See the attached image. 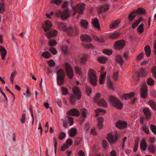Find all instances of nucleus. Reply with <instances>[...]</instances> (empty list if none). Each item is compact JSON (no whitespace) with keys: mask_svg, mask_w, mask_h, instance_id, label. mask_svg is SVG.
<instances>
[{"mask_svg":"<svg viewBox=\"0 0 156 156\" xmlns=\"http://www.w3.org/2000/svg\"><path fill=\"white\" fill-rule=\"evenodd\" d=\"M107 84L108 87L109 89L112 90H114V88L112 82L109 79H108V80L107 81Z\"/></svg>","mask_w":156,"mask_h":156,"instance_id":"obj_47","label":"nucleus"},{"mask_svg":"<svg viewBox=\"0 0 156 156\" xmlns=\"http://www.w3.org/2000/svg\"><path fill=\"white\" fill-rule=\"evenodd\" d=\"M83 45L84 47L87 48L93 49L94 48L93 46L91 44H83Z\"/></svg>","mask_w":156,"mask_h":156,"instance_id":"obj_52","label":"nucleus"},{"mask_svg":"<svg viewBox=\"0 0 156 156\" xmlns=\"http://www.w3.org/2000/svg\"><path fill=\"white\" fill-rule=\"evenodd\" d=\"M97 59L99 62L103 64H105L107 60L106 58L103 56L98 57Z\"/></svg>","mask_w":156,"mask_h":156,"instance_id":"obj_35","label":"nucleus"},{"mask_svg":"<svg viewBox=\"0 0 156 156\" xmlns=\"http://www.w3.org/2000/svg\"><path fill=\"white\" fill-rule=\"evenodd\" d=\"M68 48L67 46H65L62 47V52L66 54L67 53L68 51Z\"/></svg>","mask_w":156,"mask_h":156,"instance_id":"obj_60","label":"nucleus"},{"mask_svg":"<svg viewBox=\"0 0 156 156\" xmlns=\"http://www.w3.org/2000/svg\"><path fill=\"white\" fill-rule=\"evenodd\" d=\"M110 101L116 108L121 109L123 107V104L117 98L114 97H111L109 99Z\"/></svg>","mask_w":156,"mask_h":156,"instance_id":"obj_5","label":"nucleus"},{"mask_svg":"<svg viewBox=\"0 0 156 156\" xmlns=\"http://www.w3.org/2000/svg\"><path fill=\"white\" fill-rule=\"evenodd\" d=\"M151 71L153 77L156 79V66H153L151 69Z\"/></svg>","mask_w":156,"mask_h":156,"instance_id":"obj_49","label":"nucleus"},{"mask_svg":"<svg viewBox=\"0 0 156 156\" xmlns=\"http://www.w3.org/2000/svg\"><path fill=\"white\" fill-rule=\"evenodd\" d=\"M69 114L76 117L80 115L79 111L76 109H72L70 110L68 112Z\"/></svg>","mask_w":156,"mask_h":156,"instance_id":"obj_18","label":"nucleus"},{"mask_svg":"<svg viewBox=\"0 0 156 156\" xmlns=\"http://www.w3.org/2000/svg\"><path fill=\"white\" fill-rule=\"evenodd\" d=\"M92 24L93 26L98 29H100V26L98 20L97 18L93 19L92 21Z\"/></svg>","mask_w":156,"mask_h":156,"instance_id":"obj_24","label":"nucleus"},{"mask_svg":"<svg viewBox=\"0 0 156 156\" xmlns=\"http://www.w3.org/2000/svg\"><path fill=\"white\" fill-rule=\"evenodd\" d=\"M135 93L134 92H131L127 94H124L122 96V98L123 99L126 100L133 97Z\"/></svg>","mask_w":156,"mask_h":156,"instance_id":"obj_21","label":"nucleus"},{"mask_svg":"<svg viewBox=\"0 0 156 156\" xmlns=\"http://www.w3.org/2000/svg\"><path fill=\"white\" fill-rule=\"evenodd\" d=\"M150 129L153 133L156 134V126L151 125L150 126Z\"/></svg>","mask_w":156,"mask_h":156,"instance_id":"obj_57","label":"nucleus"},{"mask_svg":"<svg viewBox=\"0 0 156 156\" xmlns=\"http://www.w3.org/2000/svg\"><path fill=\"white\" fill-rule=\"evenodd\" d=\"M143 112L145 116V119L149 121L150 119L151 116V111L148 108L146 107L143 109Z\"/></svg>","mask_w":156,"mask_h":156,"instance_id":"obj_13","label":"nucleus"},{"mask_svg":"<svg viewBox=\"0 0 156 156\" xmlns=\"http://www.w3.org/2000/svg\"><path fill=\"white\" fill-rule=\"evenodd\" d=\"M58 25L60 30L67 31L69 35L74 36L78 34V30L76 27L72 28L70 27L67 28L66 24L63 23H58Z\"/></svg>","mask_w":156,"mask_h":156,"instance_id":"obj_1","label":"nucleus"},{"mask_svg":"<svg viewBox=\"0 0 156 156\" xmlns=\"http://www.w3.org/2000/svg\"><path fill=\"white\" fill-rule=\"evenodd\" d=\"M121 22L119 20H117L113 21L109 25V28L112 30L116 29L120 25Z\"/></svg>","mask_w":156,"mask_h":156,"instance_id":"obj_15","label":"nucleus"},{"mask_svg":"<svg viewBox=\"0 0 156 156\" xmlns=\"http://www.w3.org/2000/svg\"><path fill=\"white\" fill-rule=\"evenodd\" d=\"M115 60L118 63L121 65H122L124 63V61L120 55H118L116 56L115 58Z\"/></svg>","mask_w":156,"mask_h":156,"instance_id":"obj_32","label":"nucleus"},{"mask_svg":"<svg viewBox=\"0 0 156 156\" xmlns=\"http://www.w3.org/2000/svg\"><path fill=\"white\" fill-rule=\"evenodd\" d=\"M142 129L147 134H148L149 133V130L148 128H147L145 125H144L142 126Z\"/></svg>","mask_w":156,"mask_h":156,"instance_id":"obj_56","label":"nucleus"},{"mask_svg":"<svg viewBox=\"0 0 156 156\" xmlns=\"http://www.w3.org/2000/svg\"><path fill=\"white\" fill-rule=\"evenodd\" d=\"M64 77H57V84L59 85H62L63 84V80Z\"/></svg>","mask_w":156,"mask_h":156,"instance_id":"obj_40","label":"nucleus"},{"mask_svg":"<svg viewBox=\"0 0 156 156\" xmlns=\"http://www.w3.org/2000/svg\"><path fill=\"white\" fill-rule=\"evenodd\" d=\"M5 9V4L3 2H2L0 5V12H2Z\"/></svg>","mask_w":156,"mask_h":156,"instance_id":"obj_55","label":"nucleus"},{"mask_svg":"<svg viewBox=\"0 0 156 156\" xmlns=\"http://www.w3.org/2000/svg\"><path fill=\"white\" fill-rule=\"evenodd\" d=\"M148 149L150 152L154 154L155 153L156 148L153 145L151 144L148 147Z\"/></svg>","mask_w":156,"mask_h":156,"instance_id":"obj_38","label":"nucleus"},{"mask_svg":"<svg viewBox=\"0 0 156 156\" xmlns=\"http://www.w3.org/2000/svg\"><path fill=\"white\" fill-rule=\"evenodd\" d=\"M88 55L83 54L79 57L80 63L81 65H84L87 60Z\"/></svg>","mask_w":156,"mask_h":156,"instance_id":"obj_16","label":"nucleus"},{"mask_svg":"<svg viewBox=\"0 0 156 156\" xmlns=\"http://www.w3.org/2000/svg\"><path fill=\"white\" fill-rule=\"evenodd\" d=\"M73 94L70 97V102L72 104H74L75 102V99H80L81 98L82 93L79 88L74 87L73 88Z\"/></svg>","mask_w":156,"mask_h":156,"instance_id":"obj_2","label":"nucleus"},{"mask_svg":"<svg viewBox=\"0 0 156 156\" xmlns=\"http://www.w3.org/2000/svg\"><path fill=\"white\" fill-rule=\"evenodd\" d=\"M147 74L146 70L142 68H140L138 71V75L139 77H144Z\"/></svg>","mask_w":156,"mask_h":156,"instance_id":"obj_22","label":"nucleus"},{"mask_svg":"<svg viewBox=\"0 0 156 156\" xmlns=\"http://www.w3.org/2000/svg\"><path fill=\"white\" fill-rule=\"evenodd\" d=\"M99 105L106 107L107 106V103L103 99L100 100L98 103H97Z\"/></svg>","mask_w":156,"mask_h":156,"instance_id":"obj_41","label":"nucleus"},{"mask_svg":"<svg viewBox=\"0 0 156 156\" xmlns=\"http://www.w3.org/2000/svg\"><path fill=\"white\" fill-rule=\"evenodd\" d=\"M120 135L116 133L113 135L112 133H109L107 135V138L110 143L112 144L115 143L118 140Z\"/></svg>","mask_w":156,"mask_h":156,"instance_id":"obj_6","label":"nucleus"},{"mask_svg":"<svg viewBox=\"0 0 156 156\" xmlns=\"http://www.w3.org/2000/svg\"><path fill=\"white\" fill-rule=\"evenodd\" d=\"M81 40L87 42H90L92 40L90 37L87 35H82L80 37Z\"/></svg>","mask_w":156,"mask_h":156,"instance_id":"obj_20","label":"nucleus"},{"mask_svg":"<svg viewBox=\"0 0 156 156\" xmlns=\"http://www.w3.org/2000/svg\"><path fill=\"white\" fill-rule=\"evenodd\" d=\"M119 75V72L118 71H115L113 73L112 76V78L115 81H117L118 80V77Z\"/></svg>","mask_w":156,"mask_h":156,"instance_id":"obj_43","label":"nucleus"},{"mask_svg":"<svg viewBox=\"0 0 156 156\" xmlns=\"http://www.w3.org/2000/svg\"><path fill=\"white\" fill-rule=\"evenodd\" d=\"M52 26V23L49 21H45L42 25V28L45 32L50 30Z\"/></svg>","mask_w":156,"mask_h":156,"instance_id":"obj_14","label":"nucleus"},{"mask_svg":"<svg viewBox=\"0 0 156 156\" xmlns=\"http://www.w3.org/2000/svg\"><path fill=\"white\" fill-rule=\"evenodd\" d=\"M147 84L150 86H152L154 84V80L151 78H149L147 79Z\"/></svg>","mask_w":156,"mask_h":156,"instance_id":"obj_51","label":"nucleus"},{"mask_svg":"<svg viewBox=\"0 0 156 156\" xmlns=\"http://www.w3.org/2000/svg\"><path fill=\"white\" fill-rule=\"evenodd\" d=\"M49 51L50 52L53 54L55 55L57 53V51L54 48H51L49 49Z\"/></svg>","mask_w":156,"mask_h":156,"instance_id":"obj_59","label":"nucleus"},{"mask_svg":"<svg viewBox=\"0 0 156 156\" xmlns=\"http://www.w3.org/2000/svg\"><path fill=\"white\" fill-rule=\"evenodd\" d=\"M148 104L153 110L156 111V102L152 100H150L148 102Z\"/></svg>","mask_w":156,"mask_h":156,"instance_id":"obj_31","label":"nucleus"},{"mask_svg":"<svg viewBox=\"0 0 156 156\" xmlns=\"http://www.w3.org/2000/svg\"><path fill=\"white\" fill-rule=\"evenodd\" d=\"M56 14L57 16L61 17L63 19H66L69 17V11L68 9L62 12L59 11Z\"/></svg>","mask_w":156,"mask_h":156,"instance_id":"obj_9","label":"nucleus"},{"mask_svg":"<svg viewBox=\"0 0 156 156\" xmlns=\"http://www.w3.org/2000/svg\"><path fill=\"white\" fill-rule=\"evenodd\" d=\"M85 4L83 3L78 4L76 7L71 6L74 12H78L80 14L82 13L85 9Z\"/></svg>","mask_w":156,"mask_h":156,"instance_id":"obj_8","label":"nucleus"},{"mask_svg":"<svg viewBox=\"0 0 156 156\" xmlns=\"http://www.w3.org/2000/svg\"><path fill=\"white\" fill-rule=\"evenodd\" d=\"M57 34V31L56 30H54L46 33V35L47 37L49 39V46H54L57 44V42L55 40L50 39V38L55 37Z\"/></svg>","mask_w":156,"mask_h":156,"instance_id":"obj_4","label":"nucleus"},{"mask_svg":"<svg viewBox=\"0 0 156 156\" xmlns=\"http://www.w3.org/2000/svg\"><path fill=\"white\" fill-rule=\"evenodd\" d=\"M143 20V19L142 18L140 17L139 18L138 20H136L134 23L132 24V27L133 29L135 28Z\"/></svg>","mask_w":156,"mask_h":156,"instance_id":"obj_30","label":"nucleus"},{"mask_svg":"<svg viewBox=\"0 0 156 156\" xmlns=\"http://www.w3.org/2000/svg\"><path fill=\"white\" fill-rule=\"evenodd\" d=\"M61 88L63 94L66 95L68 94V91L66 88L64 87H62Z\"/></svg>","mask_w":156,"mask_h":156,"instance_id":"obj_61","label":"nucleus"},{"mask_svg":"<svg viewBox=\"0 0 156 156\" xmlns=\"http://www.w3.org/2000/svg\"><path fill=\"white\" fill-rule=\"evenodd\" d=\"M0 54L2 59L3 60L6 55L7 51L5 48L2 46H0Z\"/></svg>","mask_w":156,"mask_h":156,"instance_id":"obj_19","label":"nucleus"},{"mask_svg":"<svg viewBox=\"0 0 156 156\" xmlns=\"http://www.w3.org/2000/svg\"><path fill=\"white\" fill-rule=\"evenodd\" d=\"M97 120L98 121V129H101L103 126V118L102 117H98Z\"/></svg>","mask_w":156,"mask_h":156,"instance_id":"obj_23","label":"nucleus"},{"mask_svg":"<svg viewBox=\"0 0 156 156\" xmlns=\"http://www.w3.org/2000/svg\"><path fill=\"white\" fill-rule=\"evenodd\" d=\"M95 111L96 113V116L97 117L98 115H102L106 113V111L100 108H98L95 110Z\"/></svg>","mask_w":156,"mask_h":156,"instance_id":"obj_29","label":"nucleus"},{"mask_svg":"<svg viewBox=\"0 0 156 156\" xmlns=\"http://www.w3.org/2000/svg\"><path fill=\"white\" fill-rule=\"evenodd\" d=\"M86 91L87 95L89 96L91 92L92 89L89 87H87L86 88Z\"/></svg>","mask_w":156,"mask_h":156,"instance_id":"obj_64","label":"nucleus"},{"mask_svg":"<svg viewBox=\"0 0 156 156\" xmlns=\"http://www.w3.org/2000/svg\"><path fill=\"white\" fill-rule=\"evenodd\" d=\"M57 77H64L65 76V73L64 71L60 69L58 70L57 73Z\"/></svg>","mask_w":156,"mask_h":156,"instance_id":"obj_39","label":"nucleus"},{"mask_svg":"<svg viewBox=\"0 0 156 156\" xmlns=\"http://www.w3.org/2000/svg\"><path fill=\"white\" fill-rule=\"evenodd\" d=\"M144 24H141L137 29V31L140 34L144 32Z\"/></svg>","mask_w":156,"mask_h":156,"instance_id":"obj_42","label":"nucleus"},{"mask_svg":"<svg viewBox=\"0 0 156 156\" xmlns=\"http://www.w3.org/2000/svg\"><path fill=\"white\" fill-rule=\"evenodd\" d=\"M120 36V34L119 32L111 34L108 35L109 38L112 39H115L118 38Z\"/></svg>","mask_w":156,"mask_h":156,"instance_id":"obj_34","label":"nucleus"},{"mask_svg":"<svg viewBox=\"0 0 156 156\" xmlns=\"http://www.w3.org/2000/svg\"><path fill=\"white\" fill-rule=\"evenodd\" d=\"M103 52L106 55H110L112 54V50L105 49L103 50Z\"/></svg>","mask_w":156,"mask_h":156,"instance_id":"obj_54","label":"nucleus"},{"mask_svg":"<svg viewBox=\"0 0 156 156\" xmlns=\"http://www.w3.org/2000/svg\"><path fill=\"white\" fill-rule=\"evenodd\" d=\"M115 126L118 128L122 129L126 128L127 126V123L125 121L119 120L116 122Z\"/></svg>","mask_w":156,"mask_h":156,"instance_id":"obj_12","label":"nucleus"},{"mask_svg":"<svg viewBox=\"0 0 156 156\" xmlns=\"http://www.w3.org/2000/svg\"><path fill=\"white\" fill-rule=\"evenodd\" d=\"M27 90L25 93H23V94L26 95V97L27 98H28L30 96V95L31 92L30 91L29 88L28 87H27Z\"/></svg>","mask_w":156,"mask_h":156,"instance_id":"obj_48","label":"nucleus"},{"mask_svg":"<svg viewBox=\"0 0 156 156\" xmlns=\"http://www.w3.org/2000/svg\"><path fill=\"white\" fill-rule=\"evenodd\" d=\"M106 72H104L103 73L100 74L99 79V82L101 84H102L105 83V78Z\"/></svg>","mask_w":156,"mask_h":156,"instance_id":"obj_27","label":"nucleus"},{"mask_svg":"<svg viewBox=\"0 0 156 156\" xmlns=\"http://www.w3.org/2000/svg\"><path fill=\"white\" fill-rule=\"evenodd\" d=\"M42 56L46 58H48L51 56V54L48 51H45L42 53Z\"/></svg>","mask_w":156,"mask_h":156,"instance_id":"obj_50","label":"nucleus"},{"mask_svg":"<svg viewBox=\"0 0 156 156\" xmlns=\"http://www.w3.org/2000/svg\"><path fill=\"white\" fill-rule=\"evenodd\" d=\"M133 12L136 14H146L145 10L144 9L141 8H139L137 9L134 10Z\"/></svg>","mask_w":156,"mask_h":156,"instance_id":"obj_25","label":"nucleus"},{"mask_svg":"<svg viewBox=\"0 0 156 156\" xmlns=\"http://www.w3.org/2000/svg\"><path fill=\"white\" fill-rule=\"evenodd\" d=\"M102 145L103 146V148L105 149H107L108 148V144L107 142L106 141H103Z\"/></svg>","mask_w":156,"mask_h":156,"instance_id":"obj_63","label":"nucleus"},{"mask_svg":"<svg viewBox=\"0 0 156 156\" xmlns=\"http://www.w3.org/2000/svg\"><path fill=\"white\" fill-rule=\"evenodd\" d=\"M66 136V133L64 132H62L59 134V138L60 140H63Z\"/></svg>","mask_w":156,"mask_h":156,"instance_id":"obj_58","label":"nucleus"},{"mask_svg":"<svg viewBox=\"0 0 156 156\" xmlns=\"http://www.w3.org/2000/svg\"><path fill=\"white\" fill-rule=\"evenodd\" d=\"M77 133V129L74 128H72L70 129L69 131V136L73 137L76 136Z\"/></svg>","mask_w":156,"mask_h":156,"instance_id":"obj_33","label":"nucleus"},{"mask_svg":"<svg viewBox=\"0 0 156 156\" xmlns=\"http://www.w3.org/2000/svg\"><path fill=\"white\" fill-rule=\"evenodd\" d=\"M125 41L122 40L116 41L114 44V46L115 48L119 50L125 46Z\"/></svg>","mask_w":156,"mask_h":156,"instance_id":"obj_11","label":"nucleus"},{"mask_svg":"<svg viewBox=\"0 0 156 156\" xmlns=\"http://www.w3.org/2000/svg\"><path fill=\"white\" fill-rule=\"evenodd\" d=\"M141 97L143 98H145L147 96V86L146 83L142 85L141 89Z\"/></svg>","mask_w":156,"mask_h":156,"instance_id":"obj_10","label":"nucleus"},{"mask_svg":"<svg viewBox=\"0 0 156 156\" xmlns=\"http://www.w3.org/2000/svg\"><path fill=\"white\" fill-rule=\"evenodd\" d=\"M75 70L76 72L78 75H81L82 74L81 69L79 67H75Z\"/></svg>","mask_w":156,"mask_h":156,"instance_id":"obj_53","label":"nucleus"},{"mask_svg":"<svg viewBox=\"0 0 156 156\" xmlns=\"http://www.w3.org/2000/svg\"><path fill=\"white\" fill-rule=\"evenodd\" d=\"M73 143L72 140L71 139H69L66 140V144L67 145H68L69 147Z\"/></svg>","mask_w":156,"mask_h":156,"instance_id":"obj_62","label":"nucleus"},{"mask_svg":"<svg viewBox=\"0 0 156 156\" xmlns=\"http://www.w3.org/2000/svg\"><path fill=\"white\" fill-rule=\"evenodd\" d=\"M101 96V94L99 93H97L96 94L94 99V102L96 103H98V101L100 100H99V98Z\"/></svg>","mask_w":156,"mask_h":156,"instance_id":"obj_45","label":"nucleus"},{"mask_svg":"<svg viewBox=\"0 0 156 156\" xmlns=\"http://www.w3.org/2000/svg\"><path fill=\"white\" fill-rule=\"evenodd\" d=\"M109 9V6L107 5H105L99 8L98 11L99 13L105 12Z\"/></svg>","mask_w":156,"mask_h":156,"instance_id":"obj_26","label":"nucleus"},{"mask_svg":"<svg viewBox=\"0 0 156 156\" xmlns=\"http://www.w3.org/2000/svg\"><path fill=\"white\" fill-rule=\"evenodd\" d=\"M80 112L83 117V120L84 121L86 118L87 115L88 113V112L86 109L84 108L81 109L80 110Z\"/></svg>","mask_w":156,"mask_h":156,"instance_id":"obj_28","label":"nucleus"},{"mask_svg":"<svg viewBox=\"0 0 156 156\" xmlns=\"http://www.w3.org/2000/svg\"><path fill=\"white\" fill-rule=\"evenodd\" d=\"M96 72L93 69H90L88 75L89 81L90 84L94 86L97 85V79Z\"/></svg>","mask_w":156,"mask_h":156,"instance_id":"obj_3","label":"nucleus"},{"mask_svg":"<svg viewBox=\"0 0 156 156\" xmlns=\"http://www.w3.org/2000/svg\"><path fill=\"white\" fill-rule=\"evenodd\" d=\"M16 74V71H13L11 73V76L10 78V80L11 82L12 83H13L14 79L15 76Z\"/></svg>","mask_w":156,"mask_h":156,"instance_id":"obj_44","label":"nucleus"},{"mask_svg":"<svg viewBox=\"0 0 156 156\" xmlns=\"http://www.w3.org/2000/svg\"><path fill=\"white\" fill-rule=\"evenodd\" d=\"M65 67L68 77L70 79H72L74 76V73L71 66L68 62H66Z\"/></svg>","mask_w":156,"mask_h":156,"instance_id":"obj_7","label":"nucleus"},{"mask_svg":"<svg viewBox=\"0 0 156 156\" xmlns=\"http://www.w3.org/2000/svg\"><path fill=\"white\" fill-rule=\"evenodd\" d=\"M147 144L146 140L144 138L142 139L140 144L141 150L143 151H145L147 148Z\"/></svg>","mask_w":156,"mask_h":156,"instance_id":"obj_17","label":"nucleus"},{"mask_svg":"<svg viewBox=\"0 0 156 156\" xmlns=\"http://www.w3.org/2000/svg\"><path fill=\"white\" fill-rule=\"evenodd\" d=\"M144 50L147 57H149L151 54V50L149 46L147 45L144 48Z\"/></svg>","mask_w":156,"mask_h":156,"instance_id":"obj_36","label":"nucleus"},{"mask_svg":"<svg viewBox=\"0 0 156 156\" xmlns=\"http://www.w3.org/2000/svg\"><path fill=\"white\" fill-rule=\"evenodd\" d=\"M88 25V23L86 20H81L80 21L81 26L85 28L87 27Z\"/></svg>","mask_w":156,"mask_h":156,"instance_id":"obj_37","label":"nucleus"},{"mask_svg":"<svg viewBox=\"0 0 156 156\" xmlns=\"http://www.w3.org/2000/svg\"><path fill=\"white\" fill-rule=\"evenodd\" d=\"M135 14H136L135 13L133 12V11L128 16V18L130 21H132L135 18Z\"/></svg>","mask_w":156,"mask_h":156,"instance_id":"obj_46","label":"nucleus"}]
</instances>
